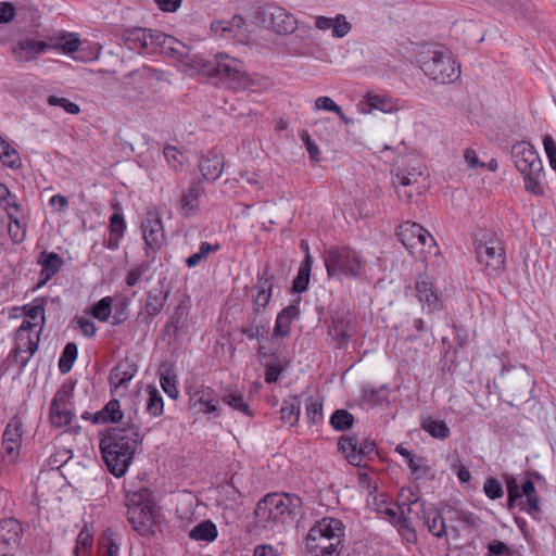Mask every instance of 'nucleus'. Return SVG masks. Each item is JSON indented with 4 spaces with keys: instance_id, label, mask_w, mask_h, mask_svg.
Masks as SVG:
<instances>
[{
    "instance_id": "1",
    "label": "nucleus",
    "mask_w": 556,
    "mask_h": 556,
    "mask_svg": "<svg viewBox=\"0 0 556 556\" xmlns=\"http://www.w3.org/2000/svg\"><path fill=\"white\" fill-rule=\"evenodd\" d=\"M141 441L142 435L135 424L115 427L101 440L102 457L112 475L119 478L126 473Z\"/></svg>"
},
{
    "instance_id": "2",
    "label": "nucleus",
    "mask_w": 556,
    "mask_h": 556,
    "mask_svg": "<svg viewBox=\"0 0 556 556\" xmlns=\"http://www.w3.org/2000/svg\"><path fill=\"white\" fill-rule=\"evenodd\" d=\"M212 75L218 77L227 89L233 92L249 91L248 96L267 91L274 86L269 77L249 73L243 61L226 52L216 53Z\"/></svg>"
},
{
    "instance_id": "3",
    "label": "nucleus",
    "mask_w": 556,
    "mask_h": 556,
    "mask_svg": "<svg viewBox=\"0 0 556 556\" xmlns=\"http://www.w3.org/2000/svg\"><path fill=\"white\" fill-rule=\"evenodd\" d=\"M413 63L437 84H451L460 76V66L453 53L443 47L419 45L413 49Z\"/></svg>"
},
{
    "instance_id": "4",
    "label": "nucleus",
    "mask_w": 556,
    "mask_h": 556,
    "mask_svg": "<svg viewBox=\"0 0 556 556\" xmlns=\"http://www.w3.org/2000/svg\"><path fill=\"white\" fill-rule=\"evenodd\" d=\"M127 520L134 531L142 536H152L162 522L152 493L148 488L126 489Z\"/></svg>"
},
{
    "instance_id": "5",
    "label": "nucleus",
    "mask_w": 556,
    "mask_h": 556,
    "mask_svg": "<svg viewBox=\"0 0 556 556\" xmlns=\"http://www.w3.org/2000/svg\"><path fill=\"white\" fill-rule=\"evenodd\" d=\"M300 505L301 500L296 495L286 493L267 494L256 505L254 510L255 523L263 529L274 530L295 515Z\"/></svg>"
},
{
    "instance_id": "6",
    "label": "nucleus",
    "mask_w": 556,
    "mask_h": 556,
    "mask_svg": "<svg viewBox=\"0 0 556 556\" xmlns=\"http://www.w3.org/2000/svg\"><path fill=\"white\" fill-rule=\"evenodd\" d=\"M81 41L75 33H61L45 40H35L30 37L21 38L12 47V53L20 62H30L48 50L61 51L71 55L78 51Z\"/></svg>"
},
{
    "instance_id": "7",
    "label": "nucleus",
    "mask_w": 556,
    "mask_h": 556,
    "mask_svg": "<svg viewBox=\"0 0 556 556\" xmlns=\"http://www.w3.org/2000/svg\"><path fill=\"white\" fill-rule=\"evenodd\" d=\"M510 155L523 178L525 189L533 195H543V163L535 148L528 141H519L513 144Z\"/></svg>"
},
{
    "instance_id": "8",
    "label": "nucleus",
    "mask_w": 556,
    "mask_h": 556,
    "mask_svg": "<svg viewBox=\"0 0 556 556\" xmlns=\"http://www.w3.org/2000/svg\"><path fill=\"white\" fill-rule=\"evenodd\" d=\"M344 527L336 518L318 520L306 535V549L311 556H339Z\"/></svg>"
},
{
    "instance_id": "9",
    "label": "nucleus",
    "mask_w": 556,
    "mask_h": 556,
    "mask_svg": "<svg viewBox=\"0 0 556 556\" xmlns=\"http://www.w3.org/2000/svg\"><path fill=\"white\" fill-rule=\"evenodd\" d=\"M396 236L407 251L422 262L440 253L433 236L418 223L404 222L397 227Z\"/></svg>"
},
{
    "instance_id": "10",
    "label": "nucleus",
    "mask_w": 556,
    "mask_h": 556,
    "mask_svg": "<svg viewBox=\"0 0 556 556\" xmlns=\"http://www.w3.org/2000/svg\"><path fill=\"white\" fill-rule=\"evenodd\" d=\"M329 277L343 276L358 278L364 273L365 263L358 252L350 247H332L324 257Z\"/></svg>"
},
{
    "instance_id": "11",
    "label": "nucleus",
    "mask_w": 556,
    "mask_h": 556,
    "mask_svg": "<svg viewBox=\"0 0 556 556\" xmlns=\"http://www.w3.org/2000/svg\"><path fill=\"white\" fill-rule=\"evenodd\" d=\"M392 184L399 198L408 202L422 194L430 186L429 175L420 163L392 172Z\"/></svg>"
},
{
    "instance_id": "12",
    "label": "nucleus",
    "mask_w": 556,
    "mask_h": 556,
    "mask_svg": "<svg viewBox=\"0 0 556 556\" xmlns=\"http://www.w3.org/2000/svg\"><path fill=\"white\" fill-rule=\"evenodd\" d=\"M125 45L134 51H146L155 53L162 51L167 42H174L175 39L160 30H151L141 27L127 28L122 34Z\"/></svg>"
},
{
    "instance_id": "13",
    "label": "nucleus",
    "mask_w": 556,
    "mask_h": 556,
    "mask_svg": "<svg viewBox=\"0 0 556 556\" xmlns=\"http://www.w3.org/2000/svg\"><path fill=\"white\" fill-rule=\"evenodd\" d=\"M40 332L23 321L15 333V344L11 352L14 363L24 368L38 349Z\"/></svg>"
},
{
    "instance_id": "14",
    "label": "nucleus",
    "mask_w": 556,
    "mask_h": 556,
    "mask_svg": "<svg viewBox=\"0 0 556 556\" xmlns=\"http://www.w3.org/2000/svg\"><path fill=\"white\" fill-rule=\"evenodd\" d=\"M255 14L264 27L278 35L292 34L298 26L295 17L281 7L266 5L260 8Z\"/></svg>"
},
{
    "instance_id": "15",
    "label": "nucleus",
    "mask_w": 556,
    "mask_h": 556,
    "mask_svg": "<svg viewBox=\"0 0 556 556\" xmlns=\"http://www.w3.org/2000/svg\"><path fill=\"white\" fill-rule=\"evenodd\" d=\"M477 261L490 277H497L504 269L505 252L497 240L491 239L476 245Z\"/></svg>"
},
{
    "instance_id": "16",
    "label": "nucleus",
    "mask_w": 556,
    "mask_h": 556,
    "mask_svg": "<svg viewBox=\"0 0 556 556\" xmlns=\"http://www.w3.org/2000/svg\"><path fill=\"white\" fill-rule=\"evenodd\" d=\"M72 389L63 386L55 393L50 405V420L54 427L63 428L72 425L75 417L70 402Z\"/></svg>"
},
{
    "instance_id": "17",
    "label": "nucleus",
    "mask_w": 556,
    "mask_h": 556,
    "mask_svg": "<svg viewBox=\"0 0 556 556\" xmlns=\"http://www.w3.org/2000/svg\"><path fill=\"white\" fill-rule=\"evenodd\" d=\"M415 295L427 314H432L442 307L441 296L432 281L424 275H419L415 281Z\"/></svg>"
},
{
    "instance_id": "18",
    "label": "nucleus",
    "mask_w": 556,
    "mask_h": 556,
    "mask_svg": "<svg viewBox=\"0 0 556 556\" xmlns=\"http://www.w3.org/2000/svg\"><path fill=\"white\" fill-rule=\"evenodd\" d=\"M338 451L353 466H361L365 457L375 451V443L365 441L361 446L354 437H341L338 442Z\"/></svg>"
},
{
    "instance_id": "19",
    "label": "nucleus",
    "mask_w": 556,
    "mask_h": 556,
    "mask_svg": "<svg viewBox=\"0 0 556 556\" xmlns=\"http://www.w3.org/2000/svg\"><path fill=\"white\" fill-rule=\"evenodd\" d=\"M141 229L147 247L151 250H159L165 240L161 215L155 211L147 212Z\"/></svg>"
},
{
    "instance_id": "20",
    "label": "nucleus",
    "mask_w": 556,
    "mask_h": 556,
    "mask_svg": "<svg viewBox=\"0 0 556 556\" xmlns=\"http://www.w3.org/2000/svg\"><path fill=\"white\" fill-rule=\"evenodd\" d=\"M189 402L193 407L200 406V410L204 414L219 415L218 400L215 391L211 387L199 386L188 389Z\"/></svg>"
},
{
    "instance_id": "21",
    "label": "nucleus",
    "mask_w": 556,
    "mask_h": 556,
    "mask_svg": "<svg viewBox=\"0 0 556 556\" xmlns=\"http://www.w3.org/2000/svg\"><path fill=\"white\" fill-rule=\"evenodd\" d=\"M314 25L318 30L331 31V36L337 39L345 37L352 29V24L348 21L344 14H337L336 16H316Z\"/></svg>"
},
{
    "instance_id": "22",
    "label": "nucleus",
    "mask_w": 556,
    "mask_h": 556,
    "mask_svg": "<svg viewBox=\"0 0 556 556\" xmlns=\"http://www.w3.org/2000/svg\"><path fill=\"white\" fill-rule=\"evenodd\" d=\"M406 505H402L399 508L401 509V516L390 508L384 509V518H388L392 526L395 528L401 538L407 543L416 542L417 535L412 522L408 518L404 517V507Z\"/></svg>"
},
{
    "instance_id": "23",
    "label": "nucleus",
    "mask_w": 556,
    "mask_h": 556,
    "mask_svg": "<svg viewBox=\"0 0 556 556\" xmlns=\"http://www.w3.org/2000/svg\"><path fill=\"white\" fill-rule=\"evenodd\" d=\"M204 192L202 181L194 179L190 186L182 192L180 199V211L185 216H192L199 210V198Z\"/></svg>"
},
{
    "instance_id": "24",
    "label": "nucleus",
    "mask_w": 556,
    "mask_h": 556,
    "mask_svg": "<svg viewBox=\"0 0 556 556\" xmlns=\"http://www.w3.org/2000/svg\"><path fill=\"white\" fill-rule=\"evenodd\" d=\"M137 372V366L129 362H122L117 364L110 374L111 392L116 391L121 387H127V383L134 378Z\"/></svg>"
},
{
    "instance_id": "25",
    "label": "nucleus",
    "mask_w": 556,
    "mask_h": 556,
    "mask_svg": "<svg viewBox=\"0 0 556 556\" xmlns=\"http://www.w3.org/2000/svg\"><path fill=\"white\" fill-rule=\"evenodd\" d=\"M224 169V161L219 154L210 153L200 163V170L206 180H216Z\"/></svg>"
},
{
    "instance_id": "26",
    "label": "nucleus",
    "mask_w": 556,
    "mask_h": 556,
    "mask_svg": "<svg viewBox=\"0 0 556 556\" xmlns=\"http://www.w3.org/2000/svg\"><path fill=\"white\" fill-rule=\"evenodd\" d=\"M38 263L41 265V277L47 281L59 273L63 265V260L55 252H43L40 254Z\"/></svg>"
},
{
    "instance_id": "27",
    "label": "nucleus",
    "mask_w": 556,
    "mask_h": 556,
    "mask_svg": "<svg viewBox=\"0 0 556 556\" xmlns=\"http://www.w3.org/2000/svg\"><path fill=\"white\" fill-rule=\"evenodd\" d=\"M123 418L119 402L111 400L101 410L93 415V424L117 422Z\"/></svg>"
},
{
    "instance_id": "28",
    "label": "nucleus",
    "mask_w": 556,
    "mask_h": 556,
    "mask_svg": "<svg viewBox=\"0 0 556 556\" xmlns=\"http://www.w3.org/2000/svg\"><path fill=\"white\" fill-rule=\"evenodd\" d=\"M424 510V525L427 526L430 533L437 538H441L446 532V527L441 513L434 508Z\"/></svg>"
},
{
    "instance_id": "29",
    "label": "nucleus",
    "mask_w": 556,
    "mask_h": 556,
    "mask_svg": "<svg viewBox=\"0 0 556 556\" xmlns=\"http://www.w3.org/2000/svg\"><path fill=\"white\" fill-rule=\"evenodd\" d=\"M98 552L100 556H119V543L111 529L104 530L101 534Z\"/></svg>"
},
{
    "instance_id": "30",
    "label": "nucleus",
    "mask_w": 556,
    "mask_h": 556,
    "mask_svg": "<svg viewBox=\"0 0 556 556\" xmlns=\"http://www.w3.org/2000/svg\"><path fill=\"white\" fill-rule=\"evenodd\" d=\"M166 298V294H163L160 290H151L147 293V302L144 308L147 313L146 319L148 323L162 312Z\"/></svg>"
},
{
    "instance_id": "31",
    "label": "nucleus",
    "mask_w": 556,
    "mask_h": 556,
    "mask_svg": "<svg viewBox=\"0 0 556 556\" xmlns=\"http://www.w3.org/2000/svg\"><path fill=\"white\" fill-rule=\"evenodd\" d=\"M352 327L344 318L333 320L332 326L329 328V334L336 341L337 348H342L351 337Z\"/></svg>"
},
{
    "instance_id": "32",
    "label": "nucleus",
    "mask_w": 556,
    "mask_h": 556,
    "mask_svg": "<svg viewBox=\"0 0 556 556\" xmlns=\"http://www.w3.org/2000/svg\"><path fill=\"white\" fill-rule=\"evenodd\" d=\"M421 428L428 432L432 438L444 440L450 437V428L443 420H437L431 417H426L421 420Z\"/></svg>"
},
{
    "instance_id": "33",
    "label": "nucleus",
    "mask_w": 556,
    "mask_h": 556,
    "mask_svg": "<svg viewBox=\"0 0 556 556\" xmlns=\"http://www.w3.org/2000/svg\"><path fill=\"white\" fill-rule=\"evenodd\" d=\"M281 419L289 424L290 426H294L299 421L301 408H300V400L298 396H291L288 401H283L280 408Z\"/></svg>"
},
{
    "instance_id": "34",
    "label": "nucleus",
    "mask_w": 556,
    "mask_h": 556,
    "mask_svg": "<svg viewBox=\"0 0 556 556\" xmlns=\"http://www.w3.org/2000/svg\"><path fill=\"white\" fill-rule=\"evenodd\" d=\"M189 536L194 541L212 542L217 536V528L211 520H205L197 525Z\"/></svg>"
},
{
    "instance_id": "35",
    "label": "nucleus",
    "mask_w": 556,
    "mask_h": 556,
    "mask_svg": "<svg viewBox=\"0 0 556 556\" xmlns=\"http://www.w3.org/2000/svg\"><path fill=\"white\" fill-rule=\"evenodd\" d=\"M24 315L26 319L23 321H28L31 328L38 329V332H41L45 326V309L40 304L25 306Z\"/></svg>"
},
{
    "instance_id": "36",
    "label": "nucleus",
    "mask_w": 556,
    "mask_h": 556,
    "mask_svg": "<svg viewBox=\"0 0 556 556\" xmlns=\"http://www.w3.org/2000/svg\"><path fill=\"white\" fill-rule=\"evenodd\" d=\"M0 162L10 168H18L22 164L18 152L0 137Z\"/></svg>"
},
{
    "instance_id": "37",
    "label": "nucleus",
    "mask_w": 556,
    "mask_h": 556,
    "mask_svg": "<svg viewBox=\"0 0 556 556\" xmlns=\"http://www.w3.org/2000/svg\"><path fill=\"white\" fill-rule=\"evenodd\" d=\"M182 63L197 73L213 74L214 64H210L202 54H187Z\"/></svg>"
},
{
    "instance_id": "38",
    "label": "nucleus",
    "mask_w": 556,
    "mask_h": 556,
    "mask_svg": "<svg viewBox=\"0 0 556 556\" xmlns=\"http://www.w3.org/2000/svg\"><path fill=\"white\" fill-rule=\"evenodd\" d=\"M148 400H147V412L152 417H159L164 412V402L160 391L151 386L147 389Z\"/></svg>"
},
{
    "instance_id": "39",
    "label": "nucleus",
    "mask_w": 556,
    "mask_h": 556,
    "mask_svg": "<svg viewBox=\"0 0 556 556\" xmlns=\"http://www.w3.org/2000/svg\"><path fill=\"white\" fill-rule=\"evenodd\" d=\"M22 435H23V424L18 417H13L8 422L3 435H2V443L8 442H16L22 443Z\"/></svg>"
},
{
    "instance_id": "40",
    "label": "nucleus",
    "mask_w": 556,
    "mask_h": 556,
    "mask_svg": "<svg viewBox=\"0 0 556 556\" xmlns=\"http://www.w3.org/2000/svg\"><path fill=\"white\" fill-rule=\"evenodd\" d=\"M257 294L254 300L255 312L264 309L271 299V283L268 279L262 278L257 283Z\"/></svg>"
},
{
    "instance_id": "41",
    "label": "nucleus",
    "mask_w": 556,
    "mask_h": 556,
    "mask_svg": "<svg viewBox=\"0 0 556 556\" xmlns=\"http://www.w3.org/2000/svg\"><path fill=\"white\" fill-rule=\"evenodd\" d=\"M312 266L309 265V260H304L301 263L298 275L292 283L294 292L301 293L307 290Z\"/></svg>"
},
{
    "instance_id": "42",
    "label": "nucleus",
    "mask_w": 556,
    "mask_h": 556,
    "mask_svg": "<svg viewBox=\"0 0 556 556\" xmlns=\"http://www.w3.org/2000/svg\"><path fill=\"white\" fill-rule=\"evenodd\" d=\"M78 349L74 342H68L59 359V369L62 374H67L77 357Z\"/></svg>"
},
{
    "instance_id": "43",
    "label": "nucleus",
    "mask_w": 556,
    "mask_h": 556,
    "mask_svg": "<svg viewBox=\"0 0 556 556\" xmlns=\"http://www.w3.org/2000/svg\"><path fill=\"white\" fill-rule=\"evenodd\" d=\"M357 109L362 114H371L376 110L382 111V99L379 94L369 91L359 101Z\"/></svg>"
},
{
    "instance_id": "44",
    "label": "nucleus",
    "mask_w": 556,
    "mask_h": 556,
    "mask_svg": "<svg viewBox=\"0 0 556 556\" xmlns=\"http://www.w3.org/2000/svg\"><path fill=\"white\" fill-rule=\"evenodd\" d=\"M93 543L92 533L85 527L78 534L76 546L74 549L75 556H88Z\"/></svg>"
},
{
    "instance_id": "45",
    "label": "nucleus",
    "mask_w": 556,
    "mask_h": 556,
    "mask_svg": "<svg viewBox=\"0 0 556 556\" xmlns=\"http://www.w3.org/2000/svg\"><path fill=\"white\" fill-rule=\"evenodd\" d=\"M353 422V415L345 409H337L330 417V425L338 431L350 429Z\"/></svg>"
},
{
    "instance_id": "46",
    "label": "nucleus",
    "mask_w": 556,
    "mask_h": 556,
    "mask_svg": "<svg viewBox=\"0 0 556 556\" xmlns=\"http://www.w3.org/2000/svg\"><path fill=\"white\" fill-rule=\"evenodd\" d=\"M7 213H8V217L10 220L9 229H8L9 235L13 242L20 243L24 240L26 231L21 226V223H20V219L17 216V212L12 210V211H8Z\"/></svg>"
},
{
    "instance_id": "47",
    "label": "nucleus",
    "mask_w": 556,
    "mask_h": 556,
    "mask_svg": "<svg viewBox=\"0 0 556 556\" xmlns=\"http://www.w3.org/2000/svg\"><path fill=\"white\" fill-rule=\"evenodd\" d=\"M223 402L235 410L241 412L248 416H251L248 404L243 400V395L240 392L233 391L223 395Z\"/></svg>"
},
{
    "instance_id": "48",
    "label": "nucleus",
    "mask_w": 556,
    "mask_h": 556,
    "mask_svg": "<svg viewBox=\"0 0 556 556\" xmlns=\"http://www.w3.org/2000/svg\"><path fill=\"white\" fill-rule=\"evenodd\" d=\"M163 153H164V156H165L168 165L173 169L178 170L179 168L182 167V165L186 161V156L176 147L168 144V146L164 147Z\"/></svg>"
},
{
    "instance_id": "49",
    "label": "nucleus",
    "mask_w": 556,
    "mask_h": 556,
    "mask_svg": "<svg viewBox=\"0 0 556 556\" xmlns=\"http://www.w3.org/2000/svg\"><path fill=\"white\" fill-rule=\"evenodd\" d=\"M306 416L312 424L323 420V403L318 397H309L306 404Z\"/></svg>"
},
{
    "instance_id": "50",
    "label": "nucleus",
    "mask_w": 556,
    "mask_h": 556,
    "mask_svg": "<svg viewBox=\"0 0 556 556\" xmlns=\"http://www.w3.org/2000/svg\"><path fill=\"white\" fill-rule=\"evenodd\" d=\"M112 299L105 296L101 299L92 308V315L100 321H106L111 314Z\"/></svg>"
},
{
    "instance_id": "51",
    "label": "nucleus",
    "mask_w": 556,
    "mask_h": 556,
    "mask_svg": "<svg viewBox=\"0 0 556 556\" xmlns=\"http://www.w3.org/2000/svg\"><path fill=\"white\" fill-rule=\"evenodd\" d=\"M47 102L50 105L60 106V108L64 109L65 112H67L70 114H78L80 112L79 106L66 98H61L58 96H49L47 99Z\"/></svg>"
},
{
    "instance_id": "52",
    "label": "nucleus",
    "mask_w": 556,
    "mask_h": 556,
    "mask_svg": "<svg viewBox=\"0 0 556 556\" xmlns=\"http://www.w3.org/2000/svg\"><path fill=\"white\" fill-rule=\"evenodd\" d=\"M21 444L22 443L16 442L2 443L1 452L5 463L14 464L20 456Z\"/></svg>"
},
{
    "instance_id": "53",
    "label": "nucleus",
    "mask_w": 556,
    "mask_h": 556,
    "mask_svg": "<svg viewBox=\"0 0 556 556\" xmlns=\"http://www.w3.org/2000/svg\"><path fill=\"white\" fill-rule=\"evenodd\" d=\"M161 387L164 392L170 397L176 400L178 397V389L176 387V378L169 374L161 375L160 378Z\"/></svg>"
},
{
    "instance_id": "54",
    "label": "nucleus",
    "mask_w": 556,
    "mask_h": 556,
    "mask_svg": "<svg viewBox=\"0 0 556 556\" xmlns=\"http://www.w3.org/2000/svg\"><path fill=\"white\" fill-rule=\"evenodd\" d=\"M109 227L112 236L123 237L126 229L124 215L121 212L114 213L110 218Z\"/></svg>"
},
{
    "instance_id": "55",
    "label": "nucleus",
    "mask_w": 556,
    "mask_h": 556,
    "mask_svg": "<svg viewBox=\"0 0 556 556\" xmlns=\"http://www.w3.org/2000/svg\"><path fill=\"white\" fill-rule=\"evenodd\" d=\"M74 321L84 336L91 338L96 334L97 328L91 319L83 316H76Z\"/></svg>"
},
{
    "instance_id": "56",
    "label": "nucleus",
    "mask_w": 556,
    "mask_h": 556,
    "mask_svg": "<svg viewBox=\"0 0 556 556\" xmlns=\"http://www.w3.org/2000/svg\"><path fill=\"white\" fill-rule=\"evenodd\" d=\"M263 331L264 327L257 321L256 316L250 317L248 326L242 328V333L249 339H257Z\"/></svg>"
},
{
    "instance_id": "57",
    "label": "nucleus",
    "mask_w": 556,
    "mask_h": 556,
    "mask_svg": "<svg viewBox=\"0 0 556 556\" xmlns=\"http://www.w3.org/2000/svg\"><path fill=\"white\" fill-rule=\"evenodd\" d=\"M484 492L491 500H496L503 496V488L495 479H488L484 483Z\"/></svg>"
},
{
    "instance_id": "58",
    "label": "nucleus",
    "mask_w": 556,
    "mask_h": 556,
    "mask_svg": "<svg viewBox=\"0 0 556 556\" xmlns=\"http://www.w3.org/2000/svg\"><path fill=\"white\" fill-rule=\"evenodd\" d=\"M11 200H12V195H11L9 188L4 184L0 182V202L5 203L4 207H5L7 212L12 211V210H14L15 212H18V210H20L18 204L15 201H11Z\"/></svg>"
},
{
    "instance_id": "59",
    "label": "nucleus",
    "mask_w": 556,
    "mask_h": 556,
    "mask_svg": "<svg viewBox=\"0 0 556 556\" xmlns=\"http://www.w3.org/2000/svg\"><path fill=\"white\" fill-rule=\"evenodd\" d=\"M425 458L421 456H417L412 454L407 459L406 464L409 467L413 475L419 476L421 472H425Z\"/></svg>"
},
{
    "instance_id": "60",
    "label": "nucleus",
    "mask_w": 556,
    "mask_h": 556,
    "mask_svg": "<svg viewBox=\"0 0 556 556\" xmlns=\"http://www.w3.org/2000/svg\"><path fill=\"white\" fill-rule=\"evenodd\" d=\"M291 323L278 314L274 327V337H286L290 333Z\"/></svg>"
},
{
    "instance_id": "61",
    "label": "nucleus",
    "mask_w": 556,
    "mask_h": 556,
    "mask_svg": "<svg viewBox=\"0 0 556 556\" xmlns=\"http://www.w3.org/2000/svg\"><path fill=\"white\" fill-rule=\"evenodd\" d=\"M16 15L15 7L10 2L0 3V23H9Z\"/></svg>"
},
{
    "instance_id": "62",
    "label": "nucleus",
    "mask_w": 556,
    "mask_h": 556,
    "mask_svg": "<svg viewBox=\"0 0 556 556\" xmlns=\"http://www.w3.org/2000/svg\"><path fill=\"white\" fill-rule=\"evenodd\" d=\"M367 506L380 514L381 513V507H382V500H380V496L379 494L377 493V485L374 488V490H369L368 491V495H367Z\"/></svg>"
},
{
    "instance_id": "63",
    "label": "nucleus",
    "mask_w": 556,
    "mask_h": 556,
    "mask_svg": "<svg viewBox=\"0 0 556 556\" xmlns=\"http://www.w3.org/2000/svg\"><path fill=\"white\" fill-rule=\"evenodd\" d=\"M282 371V366L278 363H270L266 366L265 370V381L267 383H274L278 380L280 372Z\"/></svg>"
},
{
    "instance_id": "64",
    "label": "nucleus",
    "mask_w": 556,
    "mask_h": 556,
    "mask_svg": "<svg viewBox=\"0 0 556 556\" xmlns=\"http://www.w3.org/2000/svg\"><path fill=\"white\" fill-rule=\"evenodd\" d=\"M184 319H185V309L181 305H178L175 308L167 327H173L175 329V333H177L184 323Z\"/></svg>"
}]
</instances>
